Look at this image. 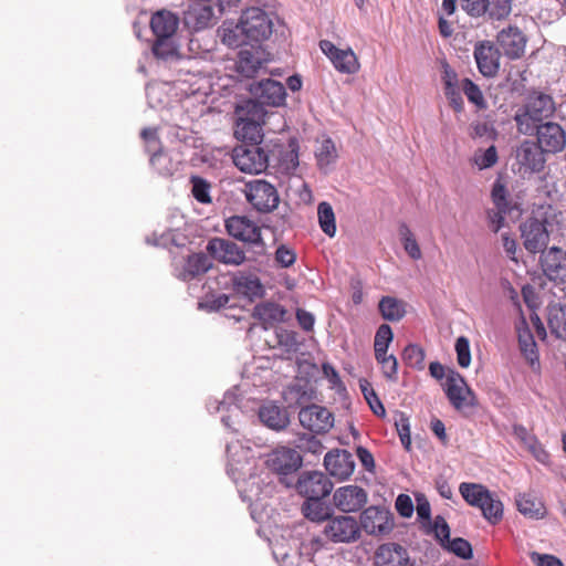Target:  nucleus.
Masks as SVG:
<instances>
[{
	"mask_svg": "<svg viewBox=\"0 0 566 566\" xmlns=\"http://www.w3.org/2000/svg\"><path fill=\"white\" fill-rule=\"evenodd\" d=\"M399 233L401 237L403 249L408 253V255L413 260L421 259L422 253H421L420 247H419L418 242L416 241L410 229L406 224H402L400 227Z\"/></svg>",
	"mask_w": 566,
	"mask_h": 566,
	"instance_id": "52",
	"label": "nucleus"
},
{
	"mask_svg": "<svg viewBox=\"0 0 566 566\" xmlns=\"http://www.w3.org/2000/svg\"><path fill=\"white\" fill-rule=\"evenodd\" d=\"M235 291L251 301L261 297L264 293L260 279L255 275L241 274L234 279Z\"/></svg>",
	"mask_w": 566,
	"mask_h": 566,
	"instance_id": "37",
	"label": "nucleus"
},
{
	"mask_svg": "<svg viewBox=\"0 0 566 566\" xmlns=\"http://www.w3.org/2000/svg\"><path fill=\"white\" fill-rule=\"evenodd\" d=\"M212 266V262L205 253H193L188 256L184 266L182 279H196L207 273Z\"/></svg>",
	"mask_w": 566,
	"mask_h": 566,
	"instance_id": "35",
	"label": "nucleus"
},
{
	"mask_svg": "<svg viewBox=\"0 0 566 566\" xmlns=\"http://www.w3.org/2000/svg\"><path fill=\"white\" fill-rule=\"evenodd\" d=\"M464 12L470 17L480 18L488 10V0H459Z\"/></svg>",
	"mask_w": 566,
	"mask_h": 566,
	"instance_id": "59",
	"label": "nucleus"
},
{
	"mask_svg": "<svg viewBox=\"0 0 566 566\" xmlns=\"http://www.w3.org/2000/svg\"><path fill=\"white\" fill-rule=\"evenodd\" d=\"M428 527L430 528L428 533H432L442 547L450 541V527L442 516H436Z\"/></svg>",
	"mask_w": 566,
	"mask_h": 566,
	"instance_id": "55",
	"label": "nucleus"
},
{
	"mask_svg": "<svg viewBox=\"0 0 566 566\" xmlns=\"http://www.w3.org/2000/svg\"><path fill=\"white\" fill-rule=\"evenodd\" d=\"M324 467L332 476L344 481L353 474L355 461L347 450L335 449L325 454Z\"/></svg>",
	"mask_w": 566,
	"mask_h": 566,
	"instance_id": "21",
	"label": "nucleus"
},
{
	"mask_svg": "<svg viewBox=\"0 0 566 566\" xmlns=\"http://www.w3.org/2000/svg\"><path fill=\"white\" fill-rule=\"evenodd\" d=\"M395 426L402 446L409 450L411 444L409 419L403 413H399L395 420Z\"/></svg>",
	"mask_w": 566,
	"mask_h": 566,
	"instance_id": "62",
	"label": "nucleus"
},
{
	"mask_svg": "<svg viewBox=\"0 0 566 566\" xmlns=\"http://www.w3.org/2000/svg\"><path fill=\"white\" fill-rule=\"evenodd\" d=\"M554 111V102L549 95L543 93L531 94L523 112L515 115L518 132L524 135H532L535 125L549 117Z\"/></svg>",
	"mask_w": 566,
	"mask_h": 566,
	"instance_id": "2",
	"label": "nucleus"
},
{
	"mask_svg": "<svg viewBox=\"0 0 566 566\" xmlns=\"http://www.w3.org/2000/svg\"><path fill=\"white\" fill-rule=\"evenodd\" d=\"M301 424L311 432H327L334 423L333 415L322 406L311 405L302 408L298 412Z\"/></svg>",
	"mask_w": 566,
	"mask_h": 566,
	"instance_id": "17",
	"label": "nucleus"
},
{
	"mask_svg": "<svg viewBox=\"0 0 566 566\" xmlns=\"http://www.w3.org/2000/svg\"><path fill=\"white\" fill-rule=\"evenodd\" d=\"M491 197L495 206V209H499L502 212H510V210L512 209V202L509 199L507 190L500 180H496L494 182Z\"/></svg>",
	"mask_w": 566,
	"mask_h": 566,
	"instance_id": "51",
	"label": "nucleus"
},
{
	"mask_svg": "<svg viewBox=\"0 0 566 566\" xmlns=\"http://www.w3.org/2000/svg\"><path fill=\"white\" fill-rule=\"evenodd\" d=\"M496 43L506 57L517 60L525 52L527 38L518 27L510 24L497 32Z\"/></svg>",
	"mask_w": 566,
	"mask_h": 566,
	"instance_id": "13",
	"label": "nucleus"
},
{
	"mask_svg": "<svg viewBox=\"0 0 566 566\" xmlns=\"http://www.w3.org/2000/svg\"><path fill=\"white\" fill-rule=\"evenodd\" d=\"M190 192L192 197L200 203H211V185L206 179L199 176H191L190 178Z\"/></svg>",
	"mask_w": 566,
	"mask_h": 566,
	"instance_id": "45",
	"label": "nucleus"
},
{
	"mask_svg": "<svg viewBox=\"0 0 566 566\" xmlns=\"http://www.w3.org/2000/svg\"><path fill=\"white\" fill-rule=\"evenodd\" d=\"M251 450L244 448L240 441L229 442L227 444L228 454V470L229 473L235 479V474L240 476L243 473L245 465H249Z\"/></svg>",
	"mask_w": 566,
	"mask_h": 566,
	"instance_id": "27",
	"label": "nucleus"
},
{
	"mask_svg": "<svg viewBox=\"0 0 566 566\" xmlns=\"http://www.w3.org/2000/svg\"><path fill=\"white\" fill-rule=\"evenodd\" d=\"M530 556L536 566H564L562 560L553 555L533 552Z\"/></svg>",
	"mask_w": 566,
	"mask_h": 566,
	"instance_id": "64",
	"label": "nucleus"
},
{
	"mask_svg": "<svg viewBox=\"0 0 566 566\" xmlns=\"http://www.w3.org/2000/svg\"><path fill=\"white\" fill-rule=\"evenodd\" d=\"M295 488L297 493L305 499H324L331 494L333 483L321 471H304L300 474Z\"/></svg>",
	"mask_w": 566,
	"mask_h": 566,
	"instance_id": "7",
	"label": "nucleus"
},
{
	"mask_svg": "<svg viewBox=\"0 0 566 566\" xmlns=\"http://www.w3.org/2000/svg\"><path fill=\"white\" fill-rule=\"evenodd\" d=\"M150 28L156 36L176 35L177 15L168 10H159L151 17Z\"/></svg>",
	"mask_w": 566,
	"mask_h": 566,
	"instance_id": "30",
	"label": "nucleus"
},
{
	"mask_svg": "<svg viewBox=\"0 0 566 566\" xmlns=\"http://www.w3.org/2000/svg\"><path fill=\"white\" fill-rule=\"evenodd\" d=\"M455 352L458 364L462 368H467L471 363V353H470V343L469 339L464 336H460L455 342Z\"/></svg>",
	"mask_w": 566,
	"mask_h": 566,
	"instance_id": "60",
	"label": "nucleus"
},
{
	"mask_svg": "<svg viewBox=\"0 0 566 566\" xmlns=\"http://www.w3.org/2000/svg\"><path fill=\"white\" fill-rule=\"evenodd\" d=\"M153 53L156 57L161 60H167L177 54L176 35L156 36Z\"/></svg>",
	"mask_w": 566,
	"mask_h": 566,
	"instance_id": "44",
	"label": "nucleus"
},
{
	"mask_svg": "<svg viewBox=\"0 0 566 566\" xmlns=\"http://www.w3.org/2000/svg\"><path fill=\"white\" fill-rule=\"evenodd\" d=\"M259 418L264 426L275 431L285 429L290 423L286 409L273 402L260 407Z\"/></svg>",
	"mask_w": 566,
	"mask_h": 566,
	"instance_id": "26",
	"label": "nucleus"
},
{
	"mask_svg": "<svg viewBox=\"0 0 566 566\" xmlns=\"http://www.w3.org/2000/svg\"><path fill=\"white\" fill-rule=\"evenodd\" d=\"M523 245L530 253L546 251L549 241L546 222L536 218H527L520 226Z\"/></svg>",
	"mask_w": 566,
	"mask_h": 566,
	"instance_id": "8",
	"label": "nucleus"
},
{
	"mask_svg": "<svg viewBox=\"0 0 566 566\" xmlns=\"http://www.w3.org/2000/svg\"><path fill=\"white\" fill-rule=\"evenodd\" d=\"M516 506L520 513L532 518H541L545 515L543 502L531 493H520L516 499Z\"/></svg>",
	"mask_w": 566,
	"mask_h": 566,
	"instance_id": "36",
	"label": "nucleus"
},
{
	"mask_svg": "<svg viewBox=\"0 0 566 566\" xmlns=\"http://www.w3.org/2000/svg\"><path fill=\"white\" fill-rule=\"evenodd\" d=\"M322 500L316 497L313 500L305 499L301 507L302 514L312 522L328 521L331 518V510Z\"/></svg>",
	"mask_w": 566,
	"mask_h": 566,
	"instance_id": "40",
	"label": "nucleus"
},
{
	"mask_svg": "<svg viewBox=\"0 0 566 566\" xmlns=\"http://www.w3.org/2000/svg\"><path fill=\"white\" fill-rule=\"evenodd\" d=\"M367 492L355 484L340 486L333 495L335 506L344 513L359 511L367 503Z\"/></svg>",
	"mask_w": 566,
	"mask_h": 566,
	"instance_id": "18",
	"label": "nucleus"
},
{
	"mask_svg": "<svg viewBox=\"0 0 566 566\" xmlns=\"http://www.w3.org/2000/svg\"><path fill=\"white\" fill-rule=\"evenodd\" d=\"M403 361L416 369H423L424 367V350L416 344H409L402 353Z\"/></svg>",
	"mask_w": 566,
	"mask_h": 566,
	"instance_id": "50",
	"label": "nucleus"
},
{
	"mask_svg": "<svg viewBox=\"0 0 566 566\" xmlns=\"http://www.w3.org/2000/svg\"><path fill=\"white\" fill-rule=\"evenodd\" d=\"M230 296L227 294L208 295L202 301L198 302V308L208 312H216L224 307H232L230 303Z\"/></svg>",
	"mask_w": 566,
	"mask_h": 566,
	"instance_id": "53",
	"label": "nucleus"
},
{
	"mask_svg": "<svg viewBox=\"0 0 566 566\" xmlns=\"http://www.w3.org/2000/svg\"><path fill=\"white\" fill-rule=\"evenodd\" d=\"M317 216L322 231L329 238H333L336 233V221L332 206L326 201L319 202Z\"/></svg>",
	"mask_w": 566,
	"mask_h": 566,
	"instance_id": "43",
	"label": "nucleus"
},
{
	"mask_svg": "<svg viewBox=\"0 0 566 566\" xmlns=\"http://www.w3.org/2000/svg\"><path fill=\"white\" fill-rule=\"evenodd\" d=\"M218 35L221 42L231 49L250 45V41L245 36L243 24L240 19L237 23L223 22L218 30Z\"/></svg>",
	"mask_w": 566,
	"mask_h": 566,
	"instance_id": "28",
	"label": "nucleus"
},
{
	"mask_svg": "<svg viewBox=\"0 0 566 566\" xmlns=\"http://www.w3.org/2000/svg\"><path fill=\"white\" fill-rule=\"evenodd\" d=\"M207 252L218 262L227 265H241L245 261L244 251L233 241L212 238L207 243Z\"/></svg>",
	"mask_w": 566,
	"mask_h": 566,
	"instance_id": "11",
	"label": "nucleus"
},
{
	"mask_svg": "<svg viewBox=\"0 0 566 566\" xmlns=\"http://www.w3.org/2000/svg\"><path fill=\"white\" fill-rule=\"evenodd\" d=\"M473 56L479 72L485 77H494L500 70V49L489 40L479 41L474 45Z\"/></svg>",
	"mask_w": 566,
	"mask_h": 566,
	"instance_id": "12",
	"label": "nucleus"
},
{
	"mask_svg": "<svg viewBox=\"0 0 566 566\" xmlns=\"http://www.w3.org/2000/svg\"><path fill=\"white\" fill-rule=\"evenodd\" d=\"M444 391L455 409H462L469 405L467 400L468 396L471 395V390L464 378L458 371L453 369L448 370Z\"/></svg>",
	"mask_w": 566,
	"mask_h": 566,
	"instance_id": "24",
	"label": "nucleus"
},
{
	"mask_svg": "<svg viewBox=\"0 0 566 566\" xmlns=\"http://www.w3.org/2000/svg\"><path fill=\"white\" fill-rule=\"evenodd\" d=\"M513 0H488L485 14L491 20H505L512 12Z\"/></svg>",
	"mask_w": 566,
	"mask_h": 566,
	"instance_id": "49",
	"label": "nucleus"
},
{
	"mask_svg": "<svg viewBox=\"0 0 566 566\" xmlns=\"http://www.w3.org/2000/svg\"><path fill=\"white\" fill-rule=\"evenodd\" d=\"M212 18L211 7L196 4L184 13V23L188 29L201 30L210 25Z\"/></svg>",
	"mask_w": 566,
	"mask_h": 566,
	"instance_id": "29",
	"label": "nucleus"
},
{
	"mask_svg": "<svg viewBox=\"0 0 566 566\" xmlns=\"http://www.w3.org/2000/svg\"><path fill=\"white\" fill-rule=\"evenodd\" d=\"M146 95L150 107H159L168 104L167 84L153 83L146 88Z\"/></svg>",
	"mask_w": 566,
	"mask_h": 566,
	"instance_id": "47",
	"label": "nucleus"
},
{
	"mask_svg": "<svg viewBox=\"0 0 566 566\" xmlns=\"http://www.w3.org/2000/svg\"><path fill=\"white\" fill-rule=\"evenodd\" d=\"M301 454L292 448L279 447L266 454L265 465L269 470L287 475L296 472L302 467Z\"/></svg>",
	"mask_w": 566,
	"mask_h": 566,
	"instance_id": "10",
	"label": "nucleus"
},
{
	"mask_svg": "<svg viewBox=\"0 0 566 566\" xmlns=\"http://www.w3.org/2000/svg\"><path fill=\"white\" fill-rule=\"evenodd\" d=\"M497 150L495 146H490L485 150H478L474 154L473 161L479 169H488L497 163Z\"/></svg>",
	"mask_w": 566,
	"mask_h": 566,
	"instance_id": "57",
	"label": "nucleus"
},
{
	"mask_svg": "<svg viewBox=\"0 0 566 566\" xmlns=\"http://www.w3.org/2000/svg\"><path fill=\"white\" fill-rule=\"evenodd\" d=\"M516 332L518 346L522 355L527 360L530 366L537 370L539 368V358L537 352V345L532 334L531 328L526 319L522 316L520 321L516 323Z\"/></svg>",
	"mask_w": 566,
	"mask_h": 566,
	"instance_id": "25",
	"label": "nucleus"
},
{
	"mask_svg": "<svg viewBox=\"0 0 566 566\" xmlns=\"http://www.w3.org/2000/svg\"><path fill=\"white\" fill-rule=\"evenodd\" d=\"M547 323L551 333L566 342V305L549 304L547 307Z\"/></svg>",
	"mask_w": 566,
	"mask_h": 566,
	"instance_id": "32",
	"label": "nucleus"
},
{
	"mask_svg": "<svg viewBox=\"0 0 566 566\" xmlns=\"http://www.w3.org/2000/svg\"><path fill=\"white\" fill-rule=\"evenodd\" d=\"M537 145L545 153H557L566 145V135L560 125L552 122L535 125Z\"/></svg>",
	"mask_w": 566,
	"mask_h": 566,
	"instance_id": "19",
	"label": "nucleus"
},
{
	"mask_svg": "<svg viewBox=\"0 0 566 566\" xmlns=\"http://www.w3.org/2000/svg\"><path fill=\"white\" fill-rule=\"evenodd\" d=\"M443 548L463 559H470L473 556L471 544L462 537L450 539Z\"/></svg>",
	"mask_w": 566,
	"mask_h": 566,
	"instance_id": "56",
	"label": "nucleus"
},
{
	"mask_svg": "<svg viewBox=\"0 0 566 566\" xmlns=\"http://www.w3.org/2000/svg\"><path fill=\"white\" fill-rule=\"evenodd\" d=\"M377 361L381 365L382 373L386 378L390 380H395L397 378V369H398V363L394 355L387 356H380L379 358H376Z\"/></svg>",
	"mask_w": 566,
	"mask_h": 566,
	"instance_id": "63",
	"label": "nucleus"
},
{
	"mask_svg": "<svg viewBox=\"0 0 566 566\" xmlns=\"http://www.w3.org/2000/svg\"><path fill=\"white\" fill-rule=\"evenodd\" d=\"M228 234L244 243L261 248L260 252H264L265 243L261 235L260 227L244 216H232L224 221Z\"/></svg>",
	"mask_w": 566,
	"mask_h": 566,
	"instance_id": "6",
	"label": "nucleus"
},
{
	"mask_svg": "<svg viewBox=\"0 0 566 566\" xmlns=\"http://www.w3.org/2000/svg\"><path fill=\"white\" fill-rule=\"evenodd\" d=\"M272 151L270 144L243 143L233 148L232 160L242 172L259 175L266 170Z\"/></svg>",
	"mask_w": 566,
	"mask_h": 566,
	"instance_id": "1",
	"label": "nucleus"
},
{
	"mask_svg": "<svg viewBox=\"0 0 566 566\" xmlns=\"http://www.w3.org/2000/svg\"><path fill=\"white\" fill-rule=\"evenodd\" d=\"M250 91L259 102L268 106H281L284 104L286 97L284 85L271 78L251 84Z\"/></svg>",
	"mask_w": 566,
	"mask_h": 566,
	"instance_id": "22",
	"label": "nucleus"
},
{
	"mask_svg": "<svg viewBox=\"0 0 566 566\" xmlns=\"http://www.w3.org/2000/svg\"><path fill=\"white\" fill-rule=\"evenodd\" d=\"M374 566H417L411 562L408 549L394 542L379 545L373 557Z\"/></svg>",
	"mask_w": 566,
	"mask_h": 566,
	"instance_id": "15",
	"label": "nucleus"
},
{
	"mask_svg": "<svg viewBox=\"0 0 566 566\" xmlns=\"http://www.w3.org/2000/svg\"><path fill=\"white\" fill-rule=\"evenodd\" d=\"M541 266L548 280L566 282V250L553 245L541 254Z\"/></svg>",
	"mask_w": 566,
	"mask_h": 566,
	"instance_id": "16",
	"label": "nucleus"
},
{
	"mask_svg": "<svg viewBox=\"0 0 566 566\" xmlns=\"http://www.w3.org/2000/svg\"><path fill=\"white\" fill-rule=\"evenodd\" d=\"M286 311L283 306L274 302H264L253 308V317L261 321L264 325H273L284 321Z\"/></svg>",
	"mask_w": 566,
	"mask_h": 566,
	"instance_id": "33",
	"label": "nucleus"
},
{
	"mask_svg": "<svg viewBox=\"0 0 566 566\" xmlns=\"http://www.w3.org/2000/svg\"><path fill=\"white\" fill-rule=\"evenodd\" d=\"M394 334L388 324H381L375 335L374 348L375 357L379 358L387 354V349L392 342Z\"/></svg>",
	"mask_w": 566,
	"mask_h": 566,
	"instance_id": "46",
	"label": "nucleus"
},
{
	"mask_svg": "<svg viewBox=\"0 0 566 566\" xmlns=\"http://www.w3.org/2000/svg\"><path fill=\"white\" fill-rule=\"evenodd\" d=\"M319 48L338 72L354 74L359 70V62L353 50H340L327 40H322Z\"/></svg>",
	"mask_w": 566,
	"mask_h": 566,
	"instance_id": "20",
	"label": "nucleus"
},
{
	"mask_svg": "<svg viewBox=\"0 0 566 566\" xmlns=\"http://www.w3.org/2000/svg\"><path fill=\"white\" fill-rule=\"evenodd\" d=\"M324 535L334 543H350L359 537V525L353 516L338 515L328 518Z\"/></svg>",
	"mask_w": 566,
	"mask_h": 566,
	"instance_id": "9",
	"label": "nucleus"
},
{
	"mask_svg": "<svg viewBox=\"0 0 566 566\" xmlns=\"http://www.w3.org/2000/svg\"><path fill=\"white\" fill-rule=\"evenodd\" d=\"M274 259L281 268H290L295 263L296 254L293 249L281 244L275 251Z\"/></svg>",
	"mask_w": 566,
	"mask_h": 566,
	"instance_id": "61",
	"label": "nucleus"
},
{
	"mask_svg": "<svg viewBox=\"0 0 566 566\" xmlns=\"http://www.w3.org/2000/svg\"><path fill=\"white\" fill-rule=\"evenodd\" d=\"M265 104L254 99L245 101L243 104L237 106V114L239 119L252 120L264 123L266 111Z\"/></svg>",
	"mask_w": 566,
	"mask_h": 566,
	"instance_id": "41",
	"label": "nucleus"
},
{
	"mask_svg": "<svg viewBox=\"0 0 566 566\" xmlns=\"http://www.w3.org/2000/svg\"><path fill=\"white\" fill-rule=\"evenodd\" d=\"M261 52L255 45L239 52L237 70L243 76L252 77L261 67Z\"/></svg>",
	"mask_w": 566,
	"mask_h": 566,
	"instance_id": "31",
	"label": "nucleus"
},
{
	"mask_svg": "<svg viewBox=\"0 0 566 566\" xmlns=\"http://www.w3.org/2000/svg\"><path fill=\"white\" fill-rule=\"evenodd\" d=\"M274 19L273 14L258 7H251L242 11L240 20L245 36L250 41V46L259 45L270 39L273 33Z\"/></svg>",
	"mask_w": 566,
	"mask_h": 566,
	"instance_id": "4",
	"label": "nucleus"
},
{
	"mask_svg": "<svg viewBox=\"0 0 566 566\" xmlns=\"http://www.w3.org/2000/svg\"><path fill=\"white\" fill-rule=\"evenodd\" d=\"M262 124L238 118L235 135L247 143L266 144L263 142Z\"/></svg>",
	"mask_w": 566,
	"mask_h": 566,
	"instance_id": "39",
	"label": "nucleus"
},
{
	"mask_svg": "<svg viewBox=\"0 0 566 566\" xmlns=\"http://www.w3.org/2000/svg\"><path fill=\"white\" fill-rule=\"evenodd\" d=\"M544 150L530 140L523 142L516 149V160L523 172H538L544 168Z\"/></svg>",
	"mask_w": 566,
	"mask_h": 566,
	"instance_id": "23",
	"label": "nucleus"
},
{
	"mask_svg": "<svg viewBox=\"0 0 566 566\" xmlns=\"http://www.w3.org/2000/svg\"><path fill=\"white\" fill-rule=\"evenodd\" d=\"M360 525L369 535H384L392 530L394 523L387 509L369 506L360 514Z\"/></svg>",
	"mask_w": 566,
	"mask_h": 566,
	"instance_id": "14",
	"label": "nucleus"
},
{
	"mask_svg": "<svg viewBox=\"0 0 566 566\" xmlns=\"http://www.w3.org/2000/svg\"><path fill=\"white\" fill-rule=\"evenodd\" d=\"M234 396L231 394H227L224 399L218 403L214 408L218 412L227 411V415H222L221 421L222 423L232 429L233 432L239 433L240 428L237 426L239 422L237 421L241 416L240 408L233 402Z\"/></svg>",
	"mask_w": 566,
	"mask_h": 566,
	"instance_id": "34",
	"label": "nucleus"
},
{
	"mask_svg": "<svg viewBox=\"0 0 566 566\" xmlns=\"http://www.w3.org/2000/svg\"><path fill=\"white\" fill-rule=\"evenodd\" d=\"M243 192L247 201L259 212H271L280 202L276 188L265 180L256 179L248 182Z\"/></svg>",
	"mask_w": 566,
	"mask_h": 566,
	"instance_id": "5",
	"label": "nucleus"
},
{
	"mask_svg": "<svg viewBox=\"0 0 566 566\" xmlns=\"http://www.w3.org/2000/svg\"><path fill=\"white\" fill-rule=\"evenodd\" d=\"M315 157L321 169H325L334 164L338 157L334 142L331 138H324L318 142L315 149Z\"/></svg>",
	"mask_w": 566,
	"mask_h": 566,
	"instance_id": "42",
	"label": "nucleus"
},
{
	"mask_svg": "<svg viewBox=\"0 0 566 566\" xmlns=\"http://www.w3.org/2000/svg\"><path fill=\"white\" fill-rule=\"evenodd\" d=\"M461 90L465 94L468 101L476 106L479 109L488 107L486 101L480 87L470 78H463L461 82Z\"/></svg>",
	"mask_w": 566,
	"mask_h": 566,
	"instance_id": "48",
	"label": "nucleus"
},
{
	"mask_svg": "<svg viewBox=\"0 0 566 566\" xmlns=\"http://www.w3.org/2000/svg\"><path fill=\"white\" fill-rule=\"evenodd\" d=\"M384 319L398 322L406 315L405 302L392 296H384L378 304Z\"/></svg>",
	"mask_w": 566,
	"mask_h": 566,
	"instance_id": "38",
	"label": "nucleus"
},
{
	"mask_svg": "<svg viewBox=\"0 0 566 566\" xmlns=\"http://www.w3.org/2000/svg\"><path fill=\"white\" fill-rule=\"evenodd\" d=\"M459 491L463 499L472 506L482 511L485 520L496 524L503 516V504L485 486L476 483H461Z\"/></svg>",
	"mask_w": 566,
	"mask_h": 566,
	"instance_id": "3",
	"label": "nucleus"
},
{
	"mask_svg": "<svg viewBox=\"0 0 566 566\" xmlns=\"http://www.w3.org/2000/svg\"><path fill=\"white\" fill-rule=\"evenodd\" d=\"M360 388L373 412L376 416L384 417L386 415V410L374 389L370 388L369 384L367 381L360 382Z\"/></svg>",
	"mask_w": 566,
	"mask_h": 566,
	"instance_id": "58",
	"label": "nucleus"
},
{
	"mask_svg": "<svg viewBox=\"0 0 566 566\" xmlns=\"http://www.w3.org/2000/svg\"><path fill=\"white\" fill-rule=\"evenodd\" d=\"M150 163L163 176L171 177L176 170V164L161 150L151 155Z\"/></svg>",
	"mask_w": 566,
	"mask_h": 566,
	"instance_id": "54",
	"label": "nucleus"
}]
</instances>
